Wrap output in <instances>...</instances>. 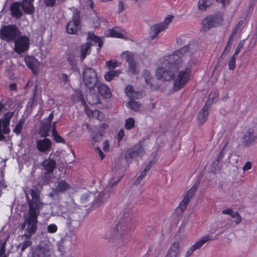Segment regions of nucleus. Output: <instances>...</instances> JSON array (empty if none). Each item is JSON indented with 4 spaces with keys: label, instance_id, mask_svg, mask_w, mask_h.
I'll list each match as a JSON object with an SVG mask.
<instances>
[{
    "label": "nucleus",
    "instance_id": "f257e3e1",
    "mask_svg": "<svg viewBox=\"0 0 257 257\" xmlns=\"http://www.w3.org/2000/svg\"><path fill=\"white\" fill-rule=\"evenodd\" d=\"M188 46H185L175 51L173 54L165 56L163 64L170 69L178 70L174 78V89L178 91L183 88L190 80L192 74V64L182 68L183 64L189 60Z\"/></svg>",
    "mask_w": 257,
    "mask_h": 257
},
{
    "label": "nucleus",
    "instance_id": "f03ea898",
    "mask_svg": "<svg viewBox=\"0 0 257 257\" xmlns=\"http://www.w3.org/2000/svg\"><path fill=\"white\" fill-rule=\"evenodd\" d=\"M23 190L29 206V212L40 213L44 204L40 197V191L37 188L28 189L26 187Z\"/></svg>",
    "mask_w": 257,
    "mask_h": 257
},
{
    "label": "nucleus",
    "instance_id": "7ed1b4c3",
    "mask_svg": "<svg viewBox=\"0 0 257 257\" xmlns=\"http://www.w3.org/2000/svg\"><path fill=\"white\" fill-rule=\"evenodd\" d=\"M40 213L29 212L28 215L25 218L22 227L24 228L27 225L25 233L23 236L26 239H29L36 231L37 229L38 216Z\"/></svg>",
    "mask_w": 257,
    "mask_h": 257
},
{
    "label": "nucleus",
    "instance_id": "20e7f679",
    "mask_svg": "<svg viewBox=\"0 0 257 257\" xmlns=\"http://www.w3.org/2000/svg\"><path fill=\"white\" fill-rule=\"evenodd\" d=\"M21 34V32L16 25L4 26L0 30V38L7 42H14Z\"/></svg>",
    "mask_w": 257,
    "mask_h": 257
},
{
    "label": "nucleus",
    "instance_id": "39448f33",
    "mask_svg": "<svg viewBox=\"0 0 257 257\" xmlns=\"http://www.w3.org/2000/svg\"><path fill=\"white\" fill-rule=\"evenodd\" d=\"M123 215L124 218H121L113 230V234L114 237L116 239L127 234L132 227L131 222L125 219L126 217H128V214L124 213Z\"/></svg>",
    "mask_w": 257,
    "mask_h": 257
},
{
    "label": "nucleus",
    "instance_id": "423d86ee",
    "mask_svg": "<svg viewBox=\"0 0 257 257\" xmlns=\"http://www.w3.org/2000/svg\"><path fill=\"white\" fill-rule=\"evenodd\" d=\"M83 75L84 84L89 89H94L97 83V75L94 70L90 67H85Z\"/></svg>",
    "mask_w": 257,
    "mask_h": 257
},
{
    "label": "nucleus",
    "instance_id": "0eeeda50",
    "mask_svg": "<svg viewBox=\"0 0 257 257\" xmlns=\"http://www.w3.org/2000/svg\"><path fill=\"white\" fill-rule=\"evenodd\" d=\"M173 16L170 15L166 18L164 21L158 24H155L150 28V36L151 40H153L157 37L158 34L164 31L168 27L169 24L172 22Z\"/></svg>",
    "mask_w": 257,
    "mask_h": 257
},
{
    "label": "nucleus",
    "instance_id": "6e6552de",
    "mask_svg": "<svg viewBox=\"0 0 257 257\" xmlns=\"http://www.w3.org/2000/svg\"><path fill=\"white\" fill-rule=\"evenodd\" d=\"M14 42H15L14 51L18 54H21L29 49L30 39L27 36L20 35Z\"/></svg>",
    "mask_w": 257,
    "mask_h": 257
},
{
    "label": "nucleus",
    "instance_id": "1a4fd4ad",
    "mask_svg": "<svg viewBox=\"0 0 257 257\" xmlns=\"http://www.w3.org/2000/svg\"><path fill=\"white\" fill-rule=\"evenodd\" d=\"M223 22L222 17L218 15H210L204 18L202 21L205 29L209 30L213 27L220 26Z\"/></svg>",
    "mask_w": 257,
    "mask_h": 257
},
{
    "label": "nucleus",
    "instance_id": "9d476101",
    "mask_svg": "<svg viewBox=\"0 0 257 257\" xmlns=\"http://www.w3.org/2000/svg\"><path fill=\"white\" fill-rule=\"evenodd\" d=\"M145 150L142 144L139 143L128 149L125 154V158H133L142 156L145 154Z\"/></svg>",
    "mask_w": 257,
    "mask_h": 257
},
{
    "label": "nucleus",
    "instance_id": "9b49d317",
    "mask_svg": "<svg viewBox=\"0 0 257 257\" xmlns=\"http://www.w3.org/2000/svg\"><path fill=\"white\" fill-rule=\"evenodd\" d=\"M156 76L158 79L170 81L175 78V75L170 70H166L163 67H159L156 71Z\"/></svg>",
    "mask_w": 257,
    "mask_h": 257
},
{
    "label": "nucleus",
    "instance_id": "f8f14e48",
    "mask_svg": "<svg viewBox=\"0 0 257 257\" xmlns=\"http://www.w3.org/2000/svg\"><path fill=\"white\" fill-rule=\"evenodd\" d=\"M51 250L50 248L46 245L43 246L41 245L36 246L33 251V257H50Z\"/></svg>",
    "mask_w": 257,
    "mask_h": 257
},
{
    "label": "nucleus",
    "instance_id": "ddd939ff",
    "mask_svg": "<svg viewBox=\"0 0 257 257\" xmlns=\"http://www.w3.org/2000/svg\"><path fill=\"white\" fill-rule=\"evenodd\" d=\"M25 62L28 67L32 71L34 74L37 73L40 64L37 59L33 56H27L25 58Z\"/></svg>",
    "mask_w": 257,
    "mask_h": 257
},
{
    "label": "nucleus",
    "instance_id": "4468645a",
    "mask_svg": "<svg viewBox=\"0 0 257 257\" xmlns=\"http://www.w3.org/2000/svg\"><path fill=\"white\" fill-rule=\"evenodd\" d=\"M37 148L41 152L49 151L50 150L52 142L47 138L38 140L36 142Z\"/></svg>",
    "mask_w": 257,
    "mask_h": 257
},
{
    "label": "nucleus",
    "instance_id": "2eb2a0df",
    "mask_svg": "<svg viewBox=\"0 0 257 257\" xmlns=\"http://www.w3.org/2000/svg\"><path fill=\"white\" fill-rule=\"evenodd\" d=\"M42 166L48 173H52L56 167V162L55 160L49 157L43 161Z\"/></svg>",
    "mask_w": 257,
    "mask_h": 257
},
{
    "label": "nucleus",
    "instance_id": "dca6fc26",
    "mask_svg": "<svg viewBox=\"0 0 257 257\" xmlns=\"http://www.w3.org/2000/svg\"><path fill=\"white\" fill-rule=\"evenodd\" d=\"M13 115L14 112H8L4 115L1 120L3 122V131L5 134H8L10 132V129L9 128L10 122Z\"/></svg>",
    "mask_w": 257,
    "mask_h": 257
},
{
    "label": "nucleus",
    "instance_id": "f3484780",
    "mask_svg": "<svg viewBox=\"0 0 257 257\" xmlns=\"http://www.w3.org/2000/svg\"><path fill=\"white\" fill-rule=\"evenodd\" d=\"M256 136L254 135L253 131L249 128L246 132L242 138V142L245 146L250 145L252 142L256 139Z\"/></svg>",
    "mask_w": 257,
    "mask_h": 257
},
{
    "label": "nucleus",
    "instance_id": "a211bd4d",
    "mask_svg": "<svg viewBox=\"0 0 257 257\" xmlns=\"http://www.w3.org/2000/svg\"><path fill=\"white\" fill-rule=\"evenodd\" d=\"M21 3L15 2L11 6V11L13 17L17 19L20 18L23 15V12L21 10Z\"/></svg>",
    "mask_w": 257,
    "mask_h": 257
},
{
    "label": "nucleus",
    "instance_id": "6ab92c4d",
    "mask_svg": "<svg viewBox=\"0 0 257 257\" xmlns=\"http://www.w3.org/2000/svg\"><path fill=\"white\" fill-rule=\"evenodd\" d=\"M34 0H23L21 3V8L24 13L27 14H32L34 13V7L33 5Z\"/></svg>",
    "mask_w": 257,
    "mask_h": 257
},
{
    "label": "nucleus",
    "instance_id": "aec40b11",
    "mask_svg": "<svg viewBox=\"0 0 257 257\" xmlns=\"http://www.w3.org/2000/svg\"><path fill=\"white\" fill-rule=\"evenodd\" d=\"M208 109L209 106L206 104L199 111L197 117L198 122L199 125H202L207 120Z\"/></svg>",
    "mask_w": 257,
    "mask_h": 257
},
{
    "label": "nucleus",
    "instance_id": "412c9836",
    "mask_svg": "<svg viewBox=\"0 0 257 257\" xmlns=\"http://www.w3.org/2000/svg\"><path fill=\"white\" fill-rule=\"evenodd\" d=\"M91 44L89 42H86L80 46V60L82 62L86 58L87 55L90 54Z\"/></svg>",
    "mask_w": 257,
    "mask_h": 257
},
{
    "label": "nucleus",
    "instance_id": "4be33fe9",
    "mask_svg": "<svg viewBox=\"0 0 257 257\" xmlns=\"http://www.w3.org/2000/svg\"><path fill=\"white\" fill-rule=\"evenodd\" d=\"M123 31L121 30L118 28L109 29L105 33V35L107 37H115L119 38H123Z\"/></svg>",
    "mask_w": 257,
    "mask_h": 257
},
{
    "label": "nucleus",
    "instance_id": "5701e85b",
    "mask_svg": "<svg viewBox=\"0 0 257 257\" xmlns=\"http://www.w3.org/2000/svg\"><path fill=\"white\" fill-rule=\"evenodd\" d=\"M55 188L59 193H63L68 190L70 188V185L65 180H60L58 181Z\"/></svg>",
    "mask_w": 257,
    "mask_h": 257
},
{
    "label": "nucleus",
    "instance_id": "b1692460",
    "mask_svg": "<svg viewBox=\"0 0 257 257\" xmlns=\"http://www.w3.org/2000/svg\"><path fill=\"white\" fill-rule=\"evenodd\" d=\"M80 23L71 21H70L66 27L67 32L70 34H75L79 29V26Z\"/></svg>",
    "mask_w": 257,
    "mask_h": 257
},
{
    "label": "nucleus",
    "instance_id": "393cba45",
    "mask_svg": "<svg viewBox=\"0 0 257 257\" xmlns=\"http://www.w3.org/2000/svg\"><path fill=\"white\" fill-rule=\"evenodd\" d=\"M125 92L126 95L130 98L133 99H138L141 94L136 91H135L133 87L131 85H127L125 88Z\"/></svg>",
    "mask_w": 257,
    "mask_h": 257
},
{
    "label": "nucleus",
    "instance_id": "a878e982",
    "mask_svg": "<svg viewBox=\"0 0 257 257\" xmlns=\"http://www.w3.org/2000/svg\"><path fill=\"white\" fill-rule=\"evenodd\" d=\"M87 40L92 41L95 44L98 43L99 49H100L103 46V42L102 38L95 36L93 33L89 32L88 33Z\"/></svg>",
    "mask_w": 257,
    "mask_h": 257
},
{
    "label": "nucleus",
    "instance_id": "bb28decb",
    "mask_svg": "<svg viewBox=\"0 0 257 257\" xmlns=\"http://www.w3.org/2000/svg\"><path fill=\"white\" fill-rule=\"evenodd\" d=\"M179 252V243H173L168 253V257H177Z\"/></svg>",
    "mask_w": 257,
    "mask_h": 257
},
{
    "label": "nucleus",
    "instance_id": "cd10ccee",
    "mask_svg": "<svg viewBox=\"0 0 257 257\" xmlns=\"http://www.w3.org/2000/svg\"><path fill=\"white\" fill-rule=\"evenodd\" d=\"M213 0H199L198 2V9L200 11H204L210 7L213 3Z\"/></svg>",
    "mask_w": 257,
    "mask_h": 257
},
{
    "label": "nucleus",
    "instance_id": "c85d7f7f",
    "mask_svg": "<svg viewBox=\"0 0 257 257\" xmlns=\"http://www.w3.org/2000/svg\"><path fill=\"white\" fill-rule=\"evenodd\" d=\"M98 90L101 96L104 98H108L111 96L109 88L103 84H100L98 86Z\"/></svg>",
    "mask_w": 257,
    "mask_h": 257
},
{
    "label": "nucleus",
    "instance_id": "c756f323",
    "mask_svg": "<svg viewBox=\"0 0 257 257\" xmlns=\"http://www.w3.org/2000/svg\"><path fill=\"white\" fill-rule=\"evenodd\" d=\"M212 239V237L209 235H206L203 236L198 241L195 242L192 246L195 248L196 249L200 248L206 242Z\"/></svg>",
    "mask_w": 257,
    "mask_h": 257
},
{
    "label": "nucleus",
    "instance_id": "7c9ffc66",
    "mask_svg": "<svg viewBox=\"0 0 257 257\" xmlns=\"http://www.w3.org/2000/svg\"><path fill=\"white\" fill-rule=\"evenodd\" d=\"M51 127V123L46 121V123H44L41 126V131L43 133V136H48V133L50 132Z\"/></svg>",
    "mask_w": 257,
    "mask_h": 257
},
{
    "label": "nucleus",
    "instance_id": "2f4dec72",
    "mask_svg": "<svg viewBox=\"0 0 257 257\" xmlns=\"http://www.w3.org/2000/svg\"><path fill=\"white\" fill-rule=\"evenodd\" d=\"M25 123V120L24 118H22L20 119L19 122L16 125L15 128L13 129V132L17 135H19L22 131Z\"/></svg>",
    "mask_w": 257,
    "mask_h": 257
},
{
    "label": "nucleus",
    "instance_id": "473e14b6",
    "mask_svg": "<svg viewBox=\"0 0 257 257\" xmlns=\"http://www.w3.org/2000/svg\"><path fill=\"white\" fill-rule=\"evenodd\" d=\"M143 77L145 78L146 83L152 88V82L153 81V78L151 75L150 72L148 70H145L143 73Z\"/></svg>",
    "mask_w": 257,
    "mask_h": 257
},
{
    "label": "nucleus",
    "instance_id": "72a5a7b5",
    "mask_svg": "<svg viewBox=\"0 0 257 257\" xmlns=\"http://www.w3.org/2000/svg\"><path fill=\"white\" fill-rule=\"evenodd\" d=\"M120 73V71L110 70L105 74V75H104V78L106 80L110 81L115 76H117Z\"/></svg>",
    "mask_w": 257,
    "mask_h": 257
},
{
    "label": "nucleus",
    "instance_id": "f704fd0d",
    "mask_svg": "<svg viewBox=\"0 0 257 257\" xmlns=\"http://www.w3.org/2000/svg\"><path fill=\"white\" fill-rule=\"evenodd\" d=\"M25 240L20 243L19 244V248H20L22 252L25 251V250L28 247L30 246L32 244V242L29 239H26Z\"/></svg>",
    "mask_w": 257,
    "mask_h": 257
},
{
    "label": "nucleus",
    "instance_id": "c9c22d12",
    "mask_svg": "<svg viewBox=\"0 0 257 257\" xmlns=\"http://www.w3.org/2000/svg\"><path fill=\"white\" fill-rule=\"evenodd\" d=\"M135 121L133 117H130L125 121L124 127L126 130H130L135 127Z\"/></svg>",
    "mask_w": 257,
    "mask_h": 257
},
{
    "label": "nucleus",
    "instance_id": "e433bc0d",
    "mask_svg": "<svg viewBox=\"0 0 257 257\" xmlns=\"http://www.w3.org/2000/svg\"><path fill=\"white\" fill-rule=\"evenodd\" d=\"M122 56L125 58V60L128 63L135 61L134 56L133 54L131 52H123L122 54Z\"/></svg>",
    "mask_w": 257,
    "mask_h": 257
},
{
    "label": "nucleus",
    "instance_id": "4c0bfd02",
    "mask_svg": "<svg viewBox=\"0 0 257 257\" xmlns=\"http://www.w3.org/2000/svg\"><path fill=\"white\" fill-rule=\"evenodd\" d=\"M190 200L185 197L183 199L180 205L178 207V209L180 210V212L182 213L187 208V206Z\"/></svg>",
    "mask_w": 257,
    "mask_h": 257
},
{
    "label": "nucleus",
    "instance_id": "58836bf2",
    "mask_svg": "<svg viewBox=\"0 0 257 257\" xmlns=\"http://www.w3.org/2000/svg\"><path fill=\"white\" fill-rule=\"evenodd\" d=\"M128 106L131 109L137 111L139 109L141 105L138 101L132 100L128 102Z\"/></svg>",
    "mask_w": 257,
    "mask_h": 257
},
{
    "label": "nucleus",
    "instance_id": "ea45409f",
    "mask_svg": "<svg viewBox=\"0 0 257 257\" xmlns=\"http://www.w3.org/2000/svg\"><path fill=\"white\" fill-rule=\"evenodd\" d=\"M66 59L71 66L76 65V56L73 53H69L68 54H67Z\"/></svg>",
    "mask_w": 257,
    "mask_h": 257
},
{
    "label": "nucleus",
    "instance_id": "a19ab883",
    "mask_svg": "<svg viewBox=\"0 0 257 257\" xmlns=\"http://www.w3.org/2000/svg\"><path fill=\"white\" fill-rule=\"evenodd\" d=\"M196 189L197 188L195 186H192L187 191L184 196V197L190 200L195 193Z\"/></svg>",
    "mask_w": 257,
    "mask_h": 257
},
{
    "label": "nucleus",
    "instance_id": "79ce46f5",
    "mask_svg": "<svg viewBox=\"0 0 257 257\" xmlns=\"http://www.w3.org/2000/svg\"><path fill=\"white\" fill-rule=\"evenodd\" d=\"M52 135L56 142L64 143L65 140L58 134L56 129L52 131Z\"/></svg>",
    "mask_w": 257,
    "mask_h": 257
},
{
    "label": "nucleus",
    "instance_id": "37998d69",
    "mask_svg": "<svg viewBox=\"0 0 257 257\" xmlns=\"http://www.w3.org/2000/svg\"><path fill=\"white\" fill-rule=\"evenodd\" d=\"M88 102L91 104H94L98 102L97 96L95 94H90L86 98Z\"/></svg>",
    "mask_w": 257,
    "mask_h": 257
},
{
    "label": "nucleus",
    "instance_id": "c03bdc74",
    "mask_svg": "<svg viewBox=\"0 0 257 257\" xmlns=\"http://www.w3.org/2000/svg\"><path fill=\"white\" fill-rule=\"evenodd\" d=\"M236 58V56L233 55L228 61V68L231 70H234L236 68L235 61Z\"/></svg>",
    "mask_w": 257,
    "mask_h": 257
},
{
    "label": "nucleus",
    "instance_id": "a18cd8bd",
    "mask_svg": "<svg viewBox=\"0 0 257 257\" xmlns=\"http://www.w3.org/2000/svg\"><path fill=\"white\" fill-rule=\"evenodd\" d=\"M230 216L232 218L235 219L234 222L236 224H239L241 222V216L237 211H234Z\"/></svg>",
    "mask_w": 257,
    "mask_h": 257
},
{
    "label": "nucleus",
    "instance_id": "49530a36",
    "mask_svg": "<svg viewBox=\"0 0 257 257\" xmlns=\"http://www.w3.org/2000/svg\"><path fill=\"white\" fill-rule=\"evenodd\" d=\"M128 71L134 74L138 73V69L135 61L128 63Z\"/></svg>",
    "mask_w": 257,
    "mask_h": 257
},
{
    "label": "nucleus",
    "instance_id": "de8ad7c7",
    "mask_svg": "<svg viewBox=\"0 0 257 257\" xmlns=\"http://www.w3.org/2000/svg\"><path fill=\"white\" fill-rule=\"evenodd\" d=\"M51 174L46 172V173L43 176L42 180L44 183L49 184L51 182L52 178Z\"/></svg>",
    "mask_w": 257,
    "mask_h": 257
},
{
    "label": "nucleus",
    "instance_id": "09e8293b",
    "mask_svg": "<svg viewBox=\"0 0 257 257\" xmlns=\"http://www.w3.org/2000/svg\"><path fill=\"white\" fill-rule=\"evenodd\" d=\"M69 241L68 236H65L63 239H61L60 244L59 245L58 249L60 250L61 252H64L65 250H64V246L65 242Z\"/></svg>",
    "mask_w": 257,
    "mask_h": 257
},
{
    "label": "nucleus",
    "instance_id": "8fccbe9b",
    "mask_svg": "<svg viewBox=\"0 0 257 257\" xmlns=\"http://www.w3.org/2000/svg\"><path fill=\"white\" fill-rule=\"evenodd\" d=\"M106 65L110 69H114L119 66V63L116 61L109 60L106 62Z\"/></svg>",
    "mask_w": 257,
    "mask_h": 257
},
{
    "label": "nucleus",
    "instance_id": "3c124183",
    "mask_svg": "<svg viewBox=\"0 0 257 257\" xmlns=\"http://www.w3.org/2000/svg\"><path fill=\"white\" fill-rule=\"evenodd\" d=\"M244 20H240L238 22L236 28L233 31L232 35H235L237 32V31L238 30L242 29L244 26Z\"/></svg>",
    "mask_w": 257,
    "mask_h": 257
},
{
    "label": "nucleus",
    "instance_id": "603ef678",
    "mask_svg": "<svg viewBox=\"0 0 257 257\" xmlns=\"http://www.w3.org/2000/svg\"><path fill=\"white\" fill-rule=\"evenodd\" d=\"M58 227L55 224H51L47 226V231L50 233H54L57 232Z\"/></svg>",
    "mask_w": 257,
    "mask_h": 257
},
{
    "label": "nucleus",
    "instance_id": "864d4df0",
    "mask_svg": "<svg viewBox=\"0 0 257 257\" xmlns=\"http://www.w3.org/2000/svg\"><path fill=\"white\" fill-rule=\"evenodd\" d=\"M80 12L76 9H75L73 12L72 17L73 21L80 23Z\"/></svg>",
    "mask_w": 257,
    "mask_h": 257
},
{
    "label": "nucleus",
    "instance_id": "5fc2aeb1",
    "mask_svg": "<svg viewBox=\"0 0 257 257\" xmlns=\"http://www.w3.org/2000/svg\"><path fill=\"white\" fill-rule=\"evenodd\" d=\"M147 175V172L144 170L141 174V175L138 177L134 182V184L137 185L139 184L143 179Z\"/></svg>",
    "mask_w": 257,
    "mask_h": 257
},
{
    "label": "nucleus",
    "instance_id": "6e6d98bb",
    "mask_svg": "<svg viewBox=\"0 0 257 257\" xmlns=\"http://www.w3.org/2000/svg\"><path fill=\"white\" fill-rule=\"evenodd\" d=\"M74 96L78 101H84L83 94L81 91H75Z\"/></svg>",
    "mask_w": 257,
    "mask_h": 257
},
{
    "label": "nucleus",
    "instance_id": "4d7b16f0",
    "mask_svg": "<svg viewBox=\"0 0 257 257\" xmlns=\"http://www.w3.org/2000/svg\"><path fill=\"white\" fill-rule=\"evenodd\" d=\"M5 244L6 242H0V257H2L5 252Z\"/></svg>",
    "mask_w": 257,
    "mask_h": 257
},
{
    "label": "nucleus",
    "instance_id": "13d9d810",
    "mask_svg": "<svg viewBox=\"0 0 257 257\" xmlns=\"http://www.w3.org/2000/svg\"><path fill=\"white\" fill-rule=\"evenodd\" d=\"M196 250L194 246H191L189 249L187 251L185 257H189L191 256L193 252Z\"/></svg>",
    "mask_w": 257,
    "mask_h": 257
},
{
    "label": "nucleus",
    "instance_id": "bf43d9fd",
    "mask_svg": "<svg viewBox=\"0 0 257 257\" xmlns=\"http://www.w3.org/2000/svg\"><path fill=\"white\" fill-rule=\"evenodd\" d=\"M3 122L0 119V141H3L5 139V137L4 136L3 131Z\"/></svg>",
    "mask_w": 257,
    "mask_h": 257
},
{
    "label": "nucleus",
    "instance_id": "052dcab7",
    "mask_svg": "<svg viewBox=\"0 0 257 257\" xmlns=\"http://www.w3.org/2000/svg\"><path fill=\"white\" fill-rule=\"evenodd\" d=\"M109 196L108 194H104L103 192H100L98 196V199H100V201H102L104 199L108 198Z\"/></svg>",
    "mask_w": 257,
    "mask_h": 257
},
{
    "label": "nucleus",
    "instance_id": "680f3d73",
    "mask_svg": "<svg viewBox=\"0 0 257 257\" xmlns=\"http://www.w3.org/2000/svg\"><path fill=\"white\" fill-rule=\"evenodd\" d=\"M230 47H228V46H226L225 47V48L224 49V50L221 55V58H222V59L224 58V56H225L227 55V54L228 53L229 51H230Z\"/></svg>",
    "mask_w": 257,
    "mask_h": 257
},
{
    "label": "nucleus",
    "instance_id": "e2e57ef3",
    "mask_svg": "<svg viewBox=\"0 0 257 257\" xmlns=\"http://www.w3.org/2000/svg\"><path fill=\"white\" fill-rule=\"evenodd\" d=\"M227 146V143H226V144L224 146V147H223L222 149L221 150V152L219 153V155H218V159H217V161L219 162V160L221 159H222V158L224 156V150H225V149L226 148Z\"/></svg>",
    "mask_w": 257,
    "mask_h": 257
},
{
    "label": "nucleus",
    "instance_id": "0e129e2a",
    "mask_svg": "<svg viewBox=\"0 0 257 257\" xmlns=\"http://www.w3.org/2000/svg\"><path fill=\"white\" fill-rule=\"evenodd\" d=\"M234 211L231 208H227L222 210V214H227L231 216L232 212Z\"/></svg>",
    "mask_w": 257,
    "mask_h": 257
},
{
    "label": "nucleus",
    "instance_id": "69168bd1",
    "mask_svg": "<svg viewBox=\"0 0 257 257\" xmlns=\"http://www.w3.org/2000/svg\"><path fill=\"white\" fill-rule=\"evenodd\" d=\"M242 47H243V44H241V43H239V44L237 46V47L236 48V49L235 51V52H234L233 55L237 57V55L238 54L241 49H242Z\"/></svg>",
    "mask_w": 257,
    "mask_h": 257
},
{
    "label": "nucleus",
    "instance_id": "338daca9",
    "mask_svg": "<svg viewBox=\"0 0 257 257\" xmlns=\"http://www.w3.org/2000/svg\"><path fill=\"white\" fill-rule=\"evenodd\" d=\"M124 136V133L123 130H120L117 135V139L118 141H120Z\"/></svg>",
    "mask_w": 257,
    "mask_h": 257
},
{
    "label": "nucleus",
    "instance_id": "774afa93",
    "mask_svg": "<svg viewBox=\"0 0 257 257\" xmlns=\"http://www.w3.org/2000/svg\"><path fill=\"white\" fill-rule=\"evenodd\" d=\"M251 168V163L249 162H246L243 167V171H247L250 169Z\"/></svg>",
    "mask_w": 257,
    "mask_h": 257
}]
</instances>
